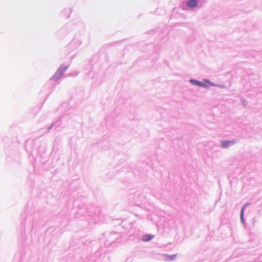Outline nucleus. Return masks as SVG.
Listing matches in <instances>:
<instances>
[{
    "label": "nucleus",
    "instance_id": "f257e3e1",
    "mask_svg": "<svg viewBox=\"0 0 262 262\" xmlns=\"http://www.w3.org/2000/svg\"><path fill=\"white\" fill-rule=\"evenodd\" d=\"M197 0H189L187 2V5L189 8H194L198 5Z\"/></svg>",
    "mask_w": 262,
    "mask_h": 262
},
{
    "label": "nucleus",
    "instance_id": "f03ea898",
    "mask_svg": "<svg viewBox=\"0 0 262 262\" xmlns=\"http://www.w3.org/2000/svg\"><path fill=\"white\" fill-rule=\"evenodd\" d=\"M190 82L195 85H197L200 86H205L206 85L203 82L197 81L195 80L191 79Z\"/></svg>",
    "mask_w": 262,
    "mask_h": 262
},
{
    "label": "nucleus",
    "instance_id": "7ed1b4c3",
    "mask_svg": "<svg viewBox=\"0 0 262 262\" xmlns=\"http://www.w3.org/2000/svg\"><path fill=\"white\" fill-rule=\"evenodd\" d=\"M154 237L152 235H145L144 236L143 240L144 241H149Z\"/></svg>",
    "mask_w": 262,
    "mask_h": 262
},
{
    "label": "nucleus",
    "instance_id": "20e7f679",
    "mask_svg": "<svg viewBox=\"0 0 262 262\" xmlns=\"http://www.w3.org/2000/svg\"><path fill=\"white\" fill-rule=\"evenodd\" d=\"M230 143H231V142L230 141H223L222 142V146L223 147H227Z\"/></svg>",
    "mask_w": 262,
    "mask_h": 262
},
{
    "label": "nucleus",
    "instance_id": "39448f33",
    "mask_svg": "<svg viewBox=\"0 0 262 262\" xmlns=\"http://www.w3.org/2000/svg\"><path fill=\"white\" fill-rule=\"evenodd\" d=\"M244 210V208H243L242 209V211H241V217H243V214Z\"/></svg>",
    "mask_w": 262,
    "mask_h": 262
},
{
    "label": "nucleus",
    "instance_id": "423d86ee",
    "mask_svg": "<svg viewBox=\"0 0 262 262\" xmlns=\"http://www.w3.org/2000/svg\"><path fill=\"white\" fill-rule=\"evenodd\" d=\"M60 73V74H61V73H62V71H60V70H58V71H57V72L56 73V74H57V73Z\"/></svg>",
    "mask_w": 262,
    "mask_h": 262
}]
</instances>
